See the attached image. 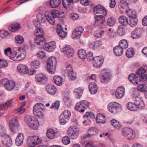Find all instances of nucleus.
Wrapping results in <instances>:
<instances>
[{
	"instance_id": "nucleus-1",
	"label": "nucleus",
	"mask_w": 147,
	"mask_h": 147,
	"mask_svg": "<svg viewBox=\"0 0 147 147\" xmlns=\"http://www.w3.org/2000/svg\"><path fill=\"white\" fill-rule=\"evenodd\" d=\"M45 38L41 34H38L35 39V44L38 45H42L45 50L49 52L52 51L56 47V45L55 42H52L44 44Z\"/></svg>"
},
{
	"instance_id": "nucleus-2",
	"label": "nucleus",
	"mask_w": 147,
	"mask_h": 147,
	"mask_svg": "<svg viewBox=\"0 0 147 147\" xmlns=\"http://www.w3.org/2000/svg\"><path fill=\"white\" fill-rule=\"evenodd\" d=\"M24 120L25 123L29 127L34 130L38 129L39 124L36 119L27 115L25 117Z\"/></svg>"
},
{
	"instance_id": "nucleus-3",
	"label": "nucleus",
	"mask_w": 147,
	"mask_h": 147,
	"mask_svg": "<svg viewBox=\"0 0 147 147\" xmlns=\"http://www.w3.org/2000/svg\"><path fill=\"white\" fill-rule=\"evenodd\" d=\"M57 61L55 57H49L47 61V68L48 71L50 74H53L55 70Z\"/></svg>"
},
{
	"instance_id": "nucleus-4",
	"label": "nucleus",
	"mask_w": 147,
	"mask_h": 147,
	"mask_svg": "<svg viewBox=\"0 0 147 147\" xmlns=\"http://www.w3.org/2000/svg\"><path fill=\"white\" fill-rule=\"evenodd\" d=\"M44 110V107L41 103H38L36 104L34 106L33 109L34 114L37 116L43 118L44 116L43 114Z\"/></svg>"
},
{
	"instance_id": "nucleus-5",
	"label": "nucleus",
	"mask_w": 147,
	"mask_h": 147,
	"mask_svg": "<svg viewBox=\"0 0 147 147\" xmlns=\"http://www.w3.org/2000/svg\"><path fill=\"white\" fill-rule=\"evenodd\" d=\"M147 70V66H143L138 69L136 72V75L140 78V81L147 80V74H146Z\"/></svg>"
},
{
	"instance_id": "nucleus-6",
	"label": "nucleus",
	"mask_w": 147,
	"mask_h": 147,
	"mask_svg": "<svg viewBox=\"0 0 147 147\" xmlns=\"http://www.w3.org/2000/svg\"><path fill=\"white\" fill-rule=\"evenodd\" d=\"M121 133L123 136L129 140L133 139L135 135V131L128 127L124 128L121 131Z\"/></svg>"
},
{
	"instance_id": "nucleus-7",
	"label": "nucleus",
	"mask_w": 147,
	"mask_h": 147,
	"mask_svg": "<svg viewBox=\"0 0 147 147\" xmlns=\"http://www.w3.org/2000/svg\"><path fill=\"white\" fill-rule=\"evenodd\" d=\"M5 129L4 127L0 125V135L2 138V143L5 146L9 147V136L6 134Z\"/></svg>"
},
{
	"instance_id": "nucleus-8",
	"label": "nucleus",
	"mask_w": 147,
	"mask_h": 147,
	"mask_svg": "<svg viewBox=\"0 0 147 147\" xmlns=\"http://www.w3.org/2000/svg\"><path fill=\"white\" fill-rule=\"evenodd\" d=\"M16 54V57L12 58L14 61H19L22 60L25 57V51L23 48H19V49L14 53V55Z\"/></svg>"
},
{
	"instance_id": "nucleus-9",
	"label": "nucleus",
	"mask_w": 147,
	"mask_h": 147,
	"mask_svg": "<svg viewBox=\"0 0 147 147\" xmlns=\"http://www.w3.org/2000/svg\"><path fill=\"white\" fill-rule=\"evenodd\" d=\"M62 51L66 57L69 58L71 57L74 53V50L70 45H67L62 49Z\"/></svg>"
},
{
	"instance_id": "nucleus-10",
	"label": "nucleus",
	"mask_w": 147,
	"mask_h": 147,
	"mask_svg": "<svg viewBox=\"0 0 147 147\" xmlns=\"http://www.w3.org/2000/svg\"><path fill=\"white\" fill-rule=\"evenodd\" d=\"M94 11L95 14H101L106 15L107 14L106 9L100 5H97L94 7Z\"/></svg>"
},
{
	"instance_id": "nucleus-11",
	"label": "nucleus",
	"mask_w": 147,
	"mask_h": 147,
	"mask_svg": "<svg viewBox=\"0 0 147 147\" xmlns=\"http://www.w3.org/2000/svg\"><path fill=\"white\" fill-rule=\"evenodd\" d=\"M84 31V29L81 26L77 27L72 33V36L74 39L79 38Z\"/></svg>"
},
{
	"instance_id": "nucleus-12",
	"label": "nucleus",
	"mask_w": 147,
	"mask_h": 147,
	"mask_svg": "<svg viewBox=\"0 0 147 147\" xmlns=\"http://www.w3.org/2000/svg\"><path fill=\"white\" fill-rule=\"evenodd\" d=\"M119 104L117 102H113L109 104L108 108L109 111L111 113H116L118 109Z\"/></svg>"
},
{
	"instance_id": "nucleus-13",
	"label": "nucleus",
	"mask_w": 147,
	"mask_h": 147,
	"mask_svg": "<svg viewBox=\"0 0 147 147\" xmlns=\"http://www.w3.org/2000/svg\"><path fill=\"white\" fill-rule=\"evenodd\" d=\"M103 62V58L102 56L96 57H94L93 62V66L96 68L100 67Z\"/></svg>"
},
{
	"instance_id": "nucleus-14",
	"label": "nucleus",
	"mask_w": 147,
	"mask_h": 147,
	"mask_svg": "<svg viewBox=\"0 0 147 147\" xmlns=\"http://www.w3.org/2000/svg\"><path fill=\"white\" fill-rule=\"evenodd\" d=\"M42 141L41 139L38 136H34L29 138L27 140L28 144L36 145L40 143Z\"/></svg>"
},
{
	"instance_id": "nucleus-15",
	"label": "nucleus",
	"mask_w": 147,
	"mask_h": 147,
	"mask_svg": "<svg viewBox=\"0 0 147 147\" xmlns=\"http://www.w3.org/2000/svg\"><path fill=\"white\" fill-rule=\"evenodd\" d=\"M125 92V89L124 87L122 86L119 87L115 92L116 97L118 99L122 98Z\"/></svg>"
},
{
	"instance_id": "nucleus-16",
	"label": "nucleus",
	"mask_w": 147,
	"mask_h": 147,
	"mask_svg": "<svg viewBox=\"0 0 147 147\" xmlns=\"http://www.w3.org/2000/svg\"><path fill=\"white\" fill-rule=\"evenodd\" d=\"M18 122L16 119L14 118L11 120L10 123V129H12V132L15 131L18 129Z\"/></svg>"
},
{
	"instance_id": "nucleus-17",
	"label": "nucleus",
	"mask_w": 147,
	"mask_h": 147,
	"mask_svg": "<svg viewBox=\"0 0 147 147\" xmlns=\"http://www.w3.org/2000/svg\"><path fill=\"white\" fill-rule=\"evenodd\" d=\"M35 80L37 82L45 83L47 81V78L43 73H40L36 75Z\"/></svg>"
},
{
	"instance_id": "nucleus-18",
	"label": "nucleus",
	"mask_w": 147,
	"mask_h": 147,
	"mask_svg": "<svg viewBox=\"0 0 147 147\" xmlns=\"http://www.w3.org/2000/svg\"><path fill=\"white\" fill-rule=\"evenodd\" d=\"M67 134L69 136L71 137L72 139H76L79 135V131L77 130L75 131L73 129L69 128L67 131Z\"/></svg>"
},
{
	"instance_id": "nucleus-19",
	"label": "nucleus",
	"mask_w": 147,
	"mask_h": 147,
	"mask_svg": "<svg viewBox=\"0 0 147 147\" xmlns=\"http://www.w3.org/2000/svg\"><path fill=\"white\" fill-rule=\"evenodd\" d=\"M95 24L98 25H103L105 23V18L103 15H97L95 16Z\"/></svg>"
},
{
	"instance_id": "nucleus-20",
	"label": "nucleus",
	"mask_w": 147,
	"mask_h": 147,
	"mask_svg": "<svg viewBox=\"0 0 147 147\" xmlns=\"http://www.w3.org/2000/svg\"><path fill=\"white\" fill-rule=\"evenodd\" d=\"M110 75L108 72H105L100 78L101 82L104 84L107 83L110 81Z\"/></svg>"
},
{
	"instance_id": "nucleus-21",
	"label": "nucleus",
	"mask_w": 147,
	"mask_h": 147,
	"mask_svg": "<svg viewBox=\"0 0 147 147\" xmlns=\"http://www.w3.org/2000/svg\"><path fill=\"white\" fill-rule=\"evenodd\" d=\"M36 18L38 21L40 23H43L46 22L47 16L45 14L39 13L37 14Z\"/></svg>"
},
{
	"instance_id": "nucleus-22",
	"label": "nucleus",
	"mask_w": 147,
	"mask_h": 147,
	"mask_svg": "<svg viewBox=\"0 0 147 147\" xmlns=\"http://www.w3.org/2000/svg\"><path fill=\"white\" fill-rule=\"evenodd\" d=\"M89 88L90 93L94 94L97 91L98 88L96 84L94 82H91L89 84Z\"/></svg>"
},
{
	"instance_id": "nucleus-23",
	"label": "nucleus",
	"mask_w": 147,
	"mask_h": 147,
	"mask_svg": "<svg viewBox=\"0 0 147 147\" xmlns=\"http://www.w3.org/2000/svg\"><path fill=\"white\" fill-rule=\"evenodd\" d=\"M57 32L59 36L61 38H65L67 35V33L64 31L61 26L58 25L57 27Z\"/></svg>"
},
{
	"instance_id": "nucleus-24",
	"label": "nucleus",
	"mask_w": 147,
	"mask_h": 147,
	"mask_svg": "<svg viewBox=\"0 0 147 147\" xmlns=\"http://www.w3.org/2000/svg\"><path fill=\"white\" fill-rule=\"evenodd\" d=\"M135 103L136 104L137 109H142L145 107V105L143 101L139 98H136Z\"/></svg>"
},
{
	"instance_id": "nucleus-25",
	"label": "nucleus",
	"mask_w": 147,
	"mask_h": 147,
	"mask_svg": "<svg viewBox=\"0 0 147 147\" xmlns=\"http://www.w3.org/2000/svg\"><path fill=\"white\" fill-rule=\"evenodd\" d=\"M142 32V29L140 28L134 30L131 33L132 38L134 39L138 38L141 35Z\"/></svg>"
},
{
	"instance_id": "nucleus-26",
	"label": "nucleus",
	"mask_w": 147,
	"mask_h": 147,
	"mask_svg": "<svg viewBox=\"0 0 147 147\" xmlns=\"http://www.w3.org/2000/svg\"><path fill=\"white\" fill-rule=\"evenodd\" d=\"M17 69L20 72L24 74H27L28 68L26 65L20 64L17 67Z\"/></svg>"
},
{
	"instance_id": "nucleus-27",
	"label": "nucleus",
	"mask_w": 147,
	"mask_h": 147,
	"mask_svg": "<svg viewBox=\"0 0 147 147\" xmlns=\"http://www.w3.org/2000/svg\"><path fill=\"white\" fill-rule=\"evenodd\" d=\"M46 88L47 91L51 94H54L56 92V88L53 86L48 85L47 86Z\"/></svg>"
},
{
	"instance_id": "nucleus-28",
	"label": "nucleus",
	"mask_w": 147,
	"mask_h": 147,
	"mask_svg": "<svg viewBox=\"0 0 147 147\" xmlns=\"http://www.w3.org/2000/svg\"><path fill=\"white\" fill-rule=\"evenodd\" d=\"M113 51L114 54L116 55L119 56L123 54V49L120 47L117 46L114 48Z\"/></svg>"
},
{
	"instance_id": "nucleus-29",
	"label": "nucleus",
	"mask_w": 147,
	"mask_h": 147,
	"mask_svg": "<svg viewBox=\"0 0 147 147\" xmlns=\"http://www.w3.org/2000/svg\"><path fill=\"white\" fill-rule=\"evenodd\" d=\"M128 6V3L127 2L124 0H121L120 2L119 7L121 11H123L125 9H127Z\"/></svg>"
},
{
	"instance_id": "nucleus-30",
	"label": "nucleus",
	"mask_w": 147,
	"mask_h": 147,
	"mask_svg": "<svg viewBox=\"0 0 147 147\" xmlns=\"http://www.w3.org/2000/svg\"><path fill=\"white\" fill-rule=\"evenodd\" d=\"M138 77L136 75L134 74H130L128 77V79L133 84H138Z\"/></svg>"
},
{
	"instance_id": "nucleus-31",
	"label": "nucleus",
	"mask_w": 147,
	"mask_h": 147,
	"mask_svg": "<svg viewBox=\"0 0 147 147\" xmlns=\"http://www.w3.org/2000/svg\"><path fill=\"white\" fill-rule=\"evenodd\" d=\"M61 2V0H50V6L51 8H55L59 6Z\"/></svg>"
},
{
	"instance_id": "nucleus-32",
	"label": "nucleus",
	"mask_w": 147,
	"mask_h": 147,
	"mask_svg": "<svg viewBox=\"0 0 147 147\" xmlns=\"http://www.w3.org/2000/svg\"><path fill=\"white\" fill-rule=\"evenodd\" d=\"M111 125L117 129H119L122 127L120 122L116 119H113L111 121Z\"/></svg>"
},
{
	"instance_id": "nucleus-33",
	"label": "nucleus",
	"mask_w": 147,
	"mask_h": 147,
	"mask_svg": "<svg viewBox=\"0 0 147 147\" xmlns=\"http://www.w3.org/2000/svg\"><path fill=\"white\" fill-rule=\"evenodd\" d=\"M96 120L98 123H104L105 122V117L103 115L99 113L97 116Z\"/></svg>"
},
{
	"instance_id": "nucleus-34",
	"label": "nucleus",
	"mask_w": 147,
	"mask_h": 147,
	"mask_svg": "<svg viewBox=\"0 0 147 147\" xmlns=\"http://www.w3.org/2000/svg\"><path fill=\"white\" fill-rule=\"evenodd\" d=\"M53 80L57 86H60L62 84L63 79L60 76H54Z\"/></svg>"
},
{
	"instance_id": "nucleus-35",
	"label": "nucleus",
	"mask_w": 147,
	"mask_h": 147,
	"mask_svg": "<svg viewBox=\"0 0 147 147\" xmlns=\"http://www.w3.org/2000/svg\"><path fill=\"white\" fill-rule=\"evenodd\" d=\"M45 15L47 16V20L48 22L52 25H54L55 22V18L49 13V11L45 12Z\"/></svg>"
},
{
	"instance_id": "nucleus-36",
	"label": "nucleus",
	"mask_w": 147,
	"mask_h": 147,
	"mask_svg": "<svg viewBox=\"0 0 147 147\" xmlns=\"http://www.w3.org/2000/svg\"><path fill=\"white\" fill-rule=\"evenodd\" d=\"M74 1L73 0H63L62 4L65 8H70L71 4H73Z\"/></svg>"
},
{
	"instance_id": "nucleus-37",
	"label": "nucleus",
	"mask_w": 147,
	"mask_h": 147,
	"mask_svg": "<svg viewBox=\"0 0 147 147\" xmlns=\"http://www.w3.org/2000/svg\"><path fill=\"white\" fill-rule=\"evenodd\" d=\"M119 23L124 26H126L129 24L127 19L125 16H120L119 18Z\"/></svg>"
},
{
	"instance_id": "nucleus-38",
	"label": "nucleus",
	"mask_w": 147,
	"mask_h": 147,
	"mask_svg": "<svg viewBox=\"0 0 147 147\" xmlns=\"http://www.w3.org/2000/svg\"><path fill=\"white\" fill-rule=\"evenodd\" d=\"M78 57L81 59H84L87 56V54L84 50L81 49L79 50L78 52Z\"/></svg>"
},
{
	"instance_id": "nucleus-39",
	"label": "nucleus",
	"mask_w": 147,
	"mask_h": 147,
	"mask_svg": "<svg viewBox=\"0 0 147 147\" xmlns=\"http://www.w3.org/2000/svg\"><path fill=\"white\" fill-rule=\"evenodd\" d=\"M49 13L55 18H60L59 11L56 9L51 10L50 12H49Z\"/></svg>"
},
{
	"instance_id": "nucleus-40",
	"label": "nucleus",
	"mask_w": 147,
	"mask_h": 147,
	"mask_svg": "<svg viewBox=\"0 0 147 147\" xmlns=\"http://www.w3.org/2000/svg\"><path fill=\"white\" fill-rule=\"evenodd\" d=\"M20 26L18 23H13L11 25V31L13 32H15L19 30Z\"/></svg>"
},
{
	"instance_id": "nucleus-41",
	"label": "nucleus",
	"mask_w": 147,
	"mask_h": 147,
	"mask_svg": "<svg viewBox=\"0 0 147 147\" xmlns=\"http://www.w3.org/2000/svg\"><path fill=\"white\" fill-rule=\"evenodd\" d=\"M1 83L3 84L4 88L7 90H9V80L7 78L4 79L2 80Z\"/></svg>"
},
{
	"instance_id": "nucleus-42",
	"label": "nucleus",
	"mask_w": 147,
	"mask_h": 147,
	"mask_svg": "<svg viewBox=\"0 0 147 147\" xmlns=\"http://www.w3.org/2000/svg\"><path fill=\"white\" fill-rule=\"evenodd\" d=\"M46 134L48 138L52 139L55 137V132L53 130L51 129H49L47 131Z\"/></svg>"
},
{
	"instance_id": "nucleus-43",
	"label": "nucleus",
	"mask_w": 147,
	"mask_h": 147,
	"mask_svg": "<svg viewBox=\"0 0 147 147\" xmlns=\"http://www.w3.org/2000/svg\"><path fill=\"white\" fill-rule=\"evenodd\" d=\"M83 106L82 105L80 101L78 102L75 105V109L80 112H83L84 111V109L83 108Z\"/></svg>"
},
{
	"instance_id": "nucleus-44",
	"label": "nucleus",
	"mask_w": 147,
	"mask_h": 147,
	"mask_svg": "<svg viewBox=\"0 0 147 147\" xmlns=\"http://www.w3.org/2000/svg\"><path fill=\"white\" fill-rule=\"evenodd\" d=\"M127 15L130 18H134L136 17V11L131 9H127L126 11Z\"/></svg>"
},
{
	"instance_id": "nucleus-45",
	"label": "nucleus",
	"mask_w": 147,
	"mask_h": 147,
	"mask_svg": "<svg viewBox=\"0 0 147 147\" xmlns=\"http://www.w3.org/2000/svg\"><path fill=\"white\" fill-rule=\"evenodd\" d=\"M128 109L131 111H136L137 108L135 103L129 102L127 104Z\"/></svg>"
},
{
	"instance_id": "nucleus-46",
	"label": "nucleus",
	"mask_w": 147,
	"mask_h": 147,
	"mask_svg": "<svg viewBox=\"0 0 147 147\" xmlns=\"http://www.w3.org/2000/svg\"><path fill=\"white\" fill-rule=\"evenodd\" d=\"M134 54V49L130 48H129L127 51L126 53V56L128 58H131L133 57Z\"/></svg>"
},
{
	"instance_id": "nucleus-47",
	"label": "nucleus",
	"mask_w": 147,
	"mask_h": 147,
	"mask_svg": "<svg viewBox=\"0 0 147 147\" xmlns=\"http://www.w3.org/2000/svg\"><path fill=\"white\" fill-rule=\"evenodd\" d=\"M9 32L6 30H0V38L1 39L6 38L9 34Z\"/></svg>"
},
{
	"instance_id": "nucleus-48",
	"label": "nucleus",
	"mask_w": 147,
	"mask_h": 147,
	"mask_svg": "<svg viewBox=\"0 0 147 147\" xmlns=\"http://www.w3.org/2000/svg\"><path fill=\"white\" fill-rule=\"evenodd\" d=\"M119 46L120 47L123 49H127L128 47L127 40H121L119 42Z\"/></svg>"
},
{
	"instance_id": "nucleus-49",
	"label": "nucleus",
	"mask_w": 147,
	"mask_h": 147,
	"mask_svg": "<svg viewBox=\"0 0 147 147\" xmlns=\"http://www.w3.org/2000/svg\"><path fill=\"white\" fill-rule=\"evenodd\" d=\"M129 23V24L131 27H134L136 25L137 23V19L136 17L130 18Z\"/></svg>"
},
{
	"instance_id": "nucleus-50",
	"label": "nucleus",
	"mask_w": 147,
	"mask_h": 147,
	"mask_svg": "<svg viewBox=\"0 0 147 147\" xmlns=\"http://www.w3.org/2000/svg\"><path fill=\"white\" fill-rule=\"evenodd\" d=\"M40 63L39 61L37 60H34L32 61L31 65L33 68L38 69L40 67Z\"/></svg>"
},
{
	"instance_id": "nucleus-51",
	"label": "nucleus",
	"mask_w": 147,
	"mask_h": 147,
	"mask_svg": "<svg viewBox=\"0 0 147 147\" xmlns=\"http://www.w3.org/2000/svg\"><path fill=\"white\" fill-rule=\"evenodd\" d=\"M61 117H65L66 118L69 119V117L71 116L70 112L68 110L65 111L61 115Z\"/></svg>"
},
{
	"instance_id": "nucleus-52",
	"label": "nucleus",
	"mask_w": 147,
	"mask_h": 147,
	"mask_svg": "<svg viewBox=\"0 0 147 147\" xmlns=\"http://www.w3.org/2000/svg\"><path fill=\"white\" fill-rule=\"evenodd\" d=\"M15 40L16 43L22 44L24 42V40L23 37L20 35H18L16 36Z\"/></svg>"
},
{
	"instance_id": "nucleus-53",
	"label": "nucleus",
	"mask_w": 147,
	"mask_h": 147,
	"mask_svg": "<svg viewBox=\"0 0 147 147\" xmlns=\"http://www.w3.org/2000/svg\"><path fill=\"white\" fill-rule=\"evenodd\" d=\"M68 78L69 80H75L76 78V76L75 73L73 71L69 72L68 74Z\"/></svg>"
},
{
	"instance_id": "nucleus-54",
	"label": "nucleus",
	"mask_w": 147,
	"mask_h": 147,
	"mask_svg": "<svg viewBox=\"0 0 147 147\" xmlns=\"http://www.w3.org/2000/svg\"><path fill=\"white\" fill-rule=\"evenodd\" d=\"M116 20L112 17H111L107 20V24L110 26H111L114 25L115 23Z\"/></svg>"
},
{
	"instance_id": "nucleus-55",
	"label": "nucleus",
	"mask_w": 147,
	"mask_h": 147,
	"mask_svg": "<svg viewBox=\"0 0 147 147\" xmlns=\"http://www.w3.org/2000/svg\"><path fill=\"white\" fill-rule=\"evenodd\" d=\"M83 91V88L80 87L75 89L74 92L75 94H77L79 96H82Z\"/></svg>"
},
{
	"instance_id": "nucleus-56",
	"label": "nucleus",
	"mask_w": 147,
	"mask_h": 147,
	"mask_svg": "<svg viewBox=\"0 0 147 147\" xmlns=\"http://www.w3.org/2000/svg\"><path fill=\"white\" fill-rule=\"evenodd\" d=\"M8 65V63L6 61L0 59V68H3L6 67Z\"/></svg>"
},
{
	"instance_id": "nucleus-57",
	"label": "nucleus",
	"mask_w": 147,
	"mask_h": 147,
	"mask_svg": "<svg viewBox=\"0 0 147 147\" xmlns=\"http://www.w3.org/2000/svg\"><path fill=\"white\" fill-rule=\"evenodd\" d=\"M81 104L83 106V108L84 111L89 107V102L86 100H83L80 101Z\"/></svg>"
},
{
	"instance_id": "nucleus-58",
	"label": "nucleus",
	"mask_w": 147,
	"mask_h": 147,
	"mask_svg": "<svg viewBox=\"0 0 147 147\" xmlns=\"http://www.w3.org/2000/svg\"><path fill=\"white\" fill-rule=\"evenodd\" d=\"M60 102L59 101H56L53 102L51 107V108H53L55 110L58 109L60 105Z\"/></svg>"
},
{
	"instance_id": "nucleus-59",
	"label": "nucleus",
	"mask_w": 147,
	"mask_h": 147,
	"mask_svg": "<svg viewBox=\"0 0 147 147\" xmlns=\"http://www.w3.org/2000/svg\"><path fill=\"white\" fill-rule=\"evenodd\" d=\"M117 33L120 36L124 35L125 33V30L122 26H119L118 27L117 29Z\"/></svg>"
},
{
	"instance_id": "nucleus-60",
	"label": "nucleus",
	"mask_w": 147,
	"mask_h": 147,
	"mask_svg": "<svg viewBox=\"0 0 147 147\" xmlns=\"http://www.w3.org/2000/svg\"><path fill=\"white\" fill-rule=\"evenodd\" d=\"M62 143L65 145H67L70 143L69 138L67 136L64 137L62 140Z\"/></svg>"
},
{
	"instance_id": "nucleus-61",
	"label": "nucleus",
	"mask_w": 147,
	"mask_h": 147,
	"mask_svg": "<svg viewBox=\"0 0 147 147\" xmlns=\"http://www.w3.org/2000/svg\"><path fill=\"white\" fill-rule=\"evenodd\" d=\"M61 117V116H60L59 118V120L60 124L61 125H64L67 122L69 119L66 118V117Z\"/></svg>"
},
{
	"instance_id": "nucleus-62",
	"label": "nucleus",
	"mask_w": 147,
	"mask_h": 147,
	"mask_svg": "<svg viewBox=\"0 0 147 147\" xmlns=\"http://www.w3.org/2000/svg\"><path fill=\"white\" fill-rule=\"evenodd\" d=\"M138 90L141 92L145 91L146 90V87L145 85L142 84L139 85L137 86Z\"/></svg>"
},
{
	"instance_id": "nucleus-63",
	"label": "nucleus",
	"mask_w": 147,
	"mask_h": 147,
	"mask_svg": "<svg viewBox=\"0 0 147 147\" xmlns=\"http://www.w3.org/2000/svg\"><path fill=\"white\" fill-rule=\"evenodd\" d=\"M35 35H36L38 36V34H41L43 35L44 32L42 28L39 27L35 30Z\"/></svg>"
},
{
	"instance_id": "nucleus-64",
	"label": "nucleus",
	"mask_w": 147,
	"mask_h": 147,
	"mask_svg": "<svg viewBox=\"0 0 147 147\" xmlns=\"http://www.w3.org/2000/svg\"><path fill=\"white\" fill-rule=\"evenodd\" d=\"M97 131V129L96 128L92 127L89 129L88 132L92 136H93L96 134Z\"/></svg>"
}]
</instances>
